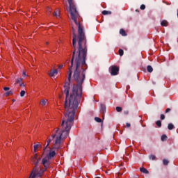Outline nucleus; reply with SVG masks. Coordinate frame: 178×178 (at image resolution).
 <instances>
[{
	"label": "nucleus",
	"instance_id": "obj_1",
	"mask_svg": "<svg viewBox=\"0 0 178 178\" xmlns=\"http://www.w3.org/2000/svg\"><path fill=\"white\" fill-rule=\"evenodd\" d=\"M78 27V37L76 35L74 28H72V45L74 48L71 60V67L69 68L68 80L70 81L72 78V69L74 66V80L76 81L77 85L73 87L72 92L69 97V88H65L64 92L66 95L65 102V119L70 118V122H72L76 115V111L79 108L81 95H83V83L86 79V58H87V38L86 33L83 29V25H79Z\"/></svg>",
	"mask_w": 178,
	"mask_h": 178
},
{
	"label": "nucleus",
	"instance_id": "obj_2",
	"mask_svg": "<svg viewBox=\"0 0 178 178\" xmlns=\"http://www.w3.org/2000/svg\"><path fill=\"white\" fill-rule=\"evenodd\" d=\"M74 122V119H72V121H70V117H68V118L66 119V115H64L60 126L61 131L59 129H57L55 134L51 136V138L54 140V144L53 148L49 152V159H52V158L56 155L55 150L52 149H60V141L65 140V138H67L69 136L70 129H72Z\"/></svg>",
	"mask_w": 178,
	"mask_h": 178
},
{
	"label": "nucleus",
	"instance_id": "obj_3",
	"mask_svg": "<svg viewBox=\"0 0 178 178\" xmlns=\"http://www.w3.org/2000/svg\"><path fill=\"white\" fill-rule=\"evenodd\" d=\"M32 161L35 165V168H33L29 178L41 177L44 175V172L47 170V168L49 167V158L44 157L42 159V163L45 168L43 170L38 167V163L41 161V157L38 159V155L35 154Z\"/></svg>",
	"mask_w": 178,
	"mask_h": 178
},
{
	"label": "nucleus",
	"instance_id": "obj_4",
	"mask_svg": "<svg viewBox=\"0 0 178 178\" xmlns=\"http://www.w3.org/2000/svg\"><path fill=\"white\" fill-rule=\"evenodd\" d=\"M70 5V13L71 15V19L74 21L76 26H81V17L77 12V8L76 5H74V1L73 0H67Z\"/></svg>",
	"mask_w": 178,
	"mask_h": 178
},
{
	"label": "nucleus",
	"instance_id": "obj_5",
	"mask_svg": "<svg viewBox=\"0 0 178 178\" xmlns=\"http://www.w3.org/2000/svg\"><path fill=\"white\" fill-rule=\"evenodd\" d=\"M110 73L111 76H117V74H119V67L117 66H112L110 70Z\"/></svg>",
	"mask_w": 178,
	"mask_h": 178
},
{
	"label": "nucleus",
	"instance_id": "obj_6",
	"mask_svg": "<svg viewBox=\"0 0 178 178\" xmlns=\"http://www.w3.org/2000/svg\"><path fill=\"white\" fill-rule=\"evenodd\" d=\"M56 74H58V70H51L50 73H49V76H50V77H55Z\"/></svg>",
	"mask_w": 178,
	"mask_h": 178
},
{
	"label": "nucleus",
	"instance_id": "obj_7",
	"mask_svg": "<svg viewBox=\"0 0 178 178\" xmlns=\"http://www.w3.org/2000/svg\"><path fill=\"white\" fill-rule=\"evenodd\" d=\"M54 16H56L57 19H59L60 17V11L59 10H56L54 13Z\"/></svg>",
	"mask_w": 178,
	"mask_h": 178
},
{
	"label": "nucleus",
	"instance_id": "obj_8",
	"mask_svg": "<svg viewBox=\"0 0 178 178\" xmlns=\"http://www.w3.org/2000/svg\"><path fill=\"white\" fill-rule=\"evenodd\" d=\"M100 112L102 113H105V112H106V106H105V104H101Z\"/></svg>",
	"mask_w": 178,
	"mask_h": 178
},
{
	"label": "nucleus",
	"instance_id": "obj_9",
	"mask_svg": "<svg viewBox=\"0 0 178 178\" xmlns=\"http://www.w3.org/2000/svg\"><path fill=\"white\" fill-rule=\"evenodd\" d=\"M168 24H169V23L166 20H163L161 22V26H162L163 27H168Z\"/></svg>",
	"mask_w": 178,
	"mask_h": 178
},
{
	"label": "nucleus",
	"instance_id": "obj_10",
	"mask_svg": "<svg viewBox=\"0 0 178 178\" xmlns=\"http://www.w3.org/2000/svg\"><path fill=\"white\" fill-rule=\"evenodd\" d=\"M140 171L142 172V173H145V175H148V173H149V172L145 168H140Z\"/></svg>",
	"mask_w": 178,
	"mask_h": 178
},
{
	"label": "nucleus",
	"instance_id": "obj_11",
	"mask_svg": "<svg viewBox=\"0 0 178 178\" xmlns=\"http://www.w3.org/2000/svg\"><path fill=\"white\" fill-rule=\"evenodd\" d=\"M47 104H48L47 99H42L40 102V105H42V106H45V105H47Z\"/></svg>",
	"mask_w": 178,
	"mask_h": 178
},
{
	"label": "nucleus",
	"instance_id": "obj_12",
	"mask_svg": "<svg viewBox=\"0 0 178 178\" xmlns=\"http://www.w3.org/2000/svg\"><path fill=\"white\" fill-rule=\"evenodd\" d=\"M147 70L149 73H152V72H154V69L152 68V67L151 65H148L147 67Z\"/></svg>",
	"mask_w": 178,
	"mask_h": 178
},
{
	"label": "nucleus",
	"instance_id": "obj_13",
	"mask_svg": "<svg viewBox=\"0 0 178 178\" xmlns=\"http://www.w3.org/2000/svg\"><path fill=\"white\" fill-rule=\"evenodd\" d=\"M40 147H41V145L40 144H38V145H35L33 146V151L34 152H37V149H38V148H40Z\"/></svg>",
	"mask_w": 178,
	"mask_h": 178
},
{
	"label": "nucleus",
	"instance_id": "obj_14",
	"mask_svg": "<svg viewBox=\"0 0 178 178\" xmlns=\"http://www.w3.org/2000/svg\"><path fill=\"white\" fill-rule=\"evenodd\" d=\"M174 128H175V125H173V124L172 123L168 124V130H173Z\"/></svg>",
	"mask_w": 178,
	"mask_h": 178
},
{
	"label": "nucleus",
	"instance_id": "obj_15",
	"mask_svg": "<svg viewBox=\"0 0 178 178\" xmlns=\"http://www.w3.org/2000/svg\"><path fill=\"white\" fill-rule=\"evenodd\" d=\"M51 141H52V140L51 138H49L48 140H47V144L46 145V147H44V151L45 152V149H47V148H48V147L49 146V144H51Z\"/></svg>",
	"mask_w": 178,
	"mask_h": 178
},
{
	"label": "nucleus",
	"instance_id": "obj_16",
	"mask_svg": "<svg viewBox=\"0 0 178 178\" xmlns=\"http://www.w3.org/2000/svg\"><path fill=\"white\" fill-rule=\"evenodd\" d=\"M112 13L111 11H107V10H103L102 11V15H111Z\"/></svg>",
	"mask_w": 178,
	"mask_h": 178
},
{
	"label": "nucleus",
	"instance_id": "obj_17",
	"mask_svg": "<svg viewBox=\"0 0 178 178\" xmlns=\"http://www.w3.org/2000/svg\"><path fill=\"white\" fill-rule=\"evenodd\" d=\"M120 34H122L124 37L127 35L126 31H124V29H120Z\"/></svg>",
	"mask_w": 178,
	"mask_h": 178
},
{
	"label": "nucleus",
	"instance_id": "obj_18",
	"mask_svg": "<svg viewBox=\"0 0 178 178\" xmlns=\"http://www.w3.org/2000/svg\"><path fill=\"white\" fill-rule=\"evenodd\" d=\"M13 91L10 90L8 92H6L5 95H6V97H9V95H13Z\"/></svg>",
	"mask_w": 178,
	"mask_h": 178
},
{
	"label": "nucleus",
	"instance_id": "obj_19",
	"mask_svg": "<svg viewBox=\"0 0 178 178\" xmlns=\"http://www.w3.org/2000/svg\"><path fill=\"white\" fill-rule=\"evenodd\" d=\"M95 122H97V123H101L102 122V120L98 117L95 118Z\"/></svg>",
	"mask_w": 178,
	"mask_h": 178
},
{
	"label": "nucleus",
	"instance_id": "obj_20",
	"mask_svg": "<svg viewBox=\"0 0 178 178\" xmlns=\"http://www.w3.org/2000/svg\"><path fill=\"white\" fill-rule=\"evenodd\" d=\"M166 140H168V136H166V135H163L161 136V140L162 141H166Z\"/></svg>",
	"mask_w": 178,
	"mask_h": 178
},
{
	"label": "nucleus",
	"instance_id": "obj_21",
	"mask_svg": "<svg viewBox=\"0 0 178 178\" xmlns=\"http://www.w3.org/2000/svg\"><path fill=\"white\" fill-rule=\"evenodd\" d=\"M156 124L158 126V127H161L162 126V122H161V120H158Z\"/></svg>",
	"mask_w": 178,
	"mask_h": 178
},
{
	"label": "nucleus",
	"instance_id": "obj_22",
	"mask_svg": "<svg viewBox=\"0 0 178 178\" xmlns=\"http://www.w3.org/2000/svg\"><path fill=\"white\" fill-rule=\"evenodd\" d=\"M123 54H124V51H123V49H119V55H120V56H123Z\"/></svg>",
	"mask_w": 178,
	"mask_h": 178
},
{
	"label": "nucleus",
	"instance_id": "obj_23",
	"mask_svg": "<svg viewBox=\"0 0 178 178\" xmlns=\"http://www.w3.org/2000/svg\"><path fill=\"white\" fill-rule=\"evenodd\" d=\"M24 95H26V91L22 90L20 92V97H24Z\"/></svg>",
	"mask_w": 178,
	"mask_h": 178
},
{
	"label": "nucleus",
	"instance_id": "obj_24",
	"mask_svg": "<svg viewBox=\"0 0 178 178\" xmlns=\"http://www.w3.org/2000/svg\"><path fill=\"white\" fill-rule=\"evenodd\" d=\"M163 165H166L169 163V161H168L166 159H163Z\"/></svg>",
	"mask_w": 178,
	"mask_h": 178
},
{
	"label": "nucleus",
	"instance_id": "obj_25",
	"mask_svg": "<svg viewBox=\"0 0 178 178\" xmlns=\"http://www.w3.org/2000/svg\"><path fill=\"white\" fill-rule=\"evenodd\" d=\"M22 81H23V78H19L17 79V83H18L19 84H20Z\"/></svg>",
	"mask_w": 178,
	"mask_h": 178
},
{
	"label": "nucleus",
	"instance_id": "obj_26",
	"mask_svg": "<svg viewBox=\"0 0 178 178\" xmlns=\"http://www.w3.org/2000/svg\"><path fill=\"white\" fill-rule=\"evenodd\" d=\"M116 111H117V112H122V107L117 106Z\"/></svg>",
	"mask_w": 178,
	"mask_h": 178
},
{
	"label": "nucleus",
	"instance_id": "obj_27",
	"mask_svg": "<svg viewBox=\"0 0 178 178\" xmlns=\"http://www.w3.org/2000/svg\"><path fill=\"white\" fill-rule=\"evenodd\" d=\"M155 156L154 155H151L149 156V159H152V161H154L155 159Z\"/></svg>",
	"mask_w": 178,
	"mask_h": 178
},
{
	"label": "nucleus",
	"instance_id": "obj_28",
	"mask_svg": "<svg viewBox=\"0 0 178 178\" xmlns=\"http://www.w3.org/2000/svg\"><path fill=\"white\" fill-rule=\"evenodd\" d=\"M140 9H141V10H144V9H145V5L142 4V5L140 6Z\"/></svg>",
	"mask_w": 178,
	"mask_h": 178
},
{
	"label": "nucleus",
	"instance_id": "obj_29",
	"mask_svg": "<svg viewBox=\"0 0 178 178\" xmlns=\"http://www.w3.org/2000/svg\"><path fill=\"white\" fill-rule=\"evenodd\" d=\"M4 91H9V90H10V88L9 87H5L3 88Z\"/></svg>",
	"mask_w": 178,
	"mask_h": 178
},
{
	"label": "nucleus",
	"instance_id": "obj_30",
	"mask_svg": "<svg viewBox=\"0 0 178 178\" xmlns=\"http://www.w3.org/2000/svg\"><path fill=\"white\" fill-rule=\"evenodd\" d=\"M161 120H165V115H163V114L161 115Z\"/></svg>",
	"mask_w": 178,
	"mask_h": 178
},
{
	"label": "nucleus",
	"instance_id": "obj_31",
	"mask_svg": "<svg viewBox=\"0 0 178 178\" xmlns=\"http://www.w3.org/2000/svg\"><path fill=\"white\" fill-rule=\"evenodd\" d=\"M22 76H24V77H26V76H27V74H26V72H22Z\"/></svg>",
	"mask_w": 178,
	"mask_h": 178
},
{
	"label": "nucleus",
	"instance_id": "obj_32",
	"mask_svg": "<svg viewBox=\"0 0 178 178\" xmlns=\"http://www.w3.org/2000/svg\"><path fill=\"white\" fill-rule=\"evenodd\" d=\"M170 111V108H167L165 110V113H169V111Z\"/></svg>",
	"mask_w": 178,
	"mask_h": 178
},
{
	"label": "nucleus",
	"instance_id": "obj_33",
	"mask_svg": "<svg viewBox=\"0 0 178 178\" xmlns=\"http://www.w3.org/2000/svg\"><path fill=\"white\" fill-rule=\"evenodd\" d=\"M19 86H20V87H24V83H19Z\"/></svg>",
	"mask_w": 178,
	"mask_h": 178
},
{
	"label": "nucleus",
	"instance_id": "obj_34",
	"mask_svg": "<svg viewBox=\"0 0 178 178\" xmlns=\"http://www.w3.org/2000/svg\"><path fill=\"white\" fill-rule=\"evenodd\" d=\"M124 115H129V111H124Z\"/></svg>",
	"mask_w": 178,
	"mask_h": 178
},
{
	"label": "nucleus",
	"instance_id": "obj_35",
	"mask_svg": "<svg viewBox=\"0 0 178 178\" xmlns=\"http://www.w3.org/2000/svg\"><path fill=\"white\" fill-rule=\"evenodd\" d=\"M130 126H131L130 123H127V124H126L127 127H130Z\"/></svg>",
	"mask_w": 178,
	"mask_h": 178
},
{
	"label": "nucleus",
	"instance_id": "obj_36",
	"mask_svg": "<svg viewBox=\"0 0 178 178\" xmlns=\"http://www.w3.org/2000/svg\"><path fill=\"white\" fill-rule=\"evenodd\" d=\"M62 67H63V65H60L58 66V69H62Z\"/></svg>",
	"mask_w": 178,
	"mask_h": 178
},
{
	"label": "nucleus",
	"instance_id": "obj_37",
	"mask_svg": "<svg viewBox=\"0 0 178 178\" xmlns=\"http://www.w3.org/2000/svg\"><path fill=\"white\" fill-rule=\"evenodd\" d=\"M47 44H48V42H46Z\"/></svg>",
	"mask_w": 178,
	"mask_h": 178
}]
</instances>
